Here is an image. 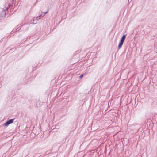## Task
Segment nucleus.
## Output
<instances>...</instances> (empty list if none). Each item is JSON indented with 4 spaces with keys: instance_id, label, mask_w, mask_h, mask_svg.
Instances as JSON below:
<instances>
[{
    "instance_id": "obj_1",
    "label": "nucleus",
    "mask_w": 157,
    "mask_h": 157,
    "mask_svg": "<svg viewBox=\"0 0 157 157\" xmlns=\"http://www.w3.org/2000/svg\"><path fill=\"white\" fill-rule=\"evenodd\" d=\"M14 119H10L6 122V123L4 124V126H6L8 125L9 124L12 123L14 120Z\"/></svg>"
},
{
    "instance_id": "obj_2",
    "label": "nucleus",
    "mask_w": 157,
    "mask_h": 157,
    "mask_svg": "<svg viewBox=\"0 0 157 157\" xmlns=\"http://www.w3.org/2000/svg\"><path fill=\"white\" fill-rule=\"evenodd\" d=\"M125 40H120V42L119 43V44L118 45V49H120L121 48V47L124 41Z\"/></svg>"
},
{
    "instance_id": "obj_3",
    "label": "nucleus",
    "mask_w": 157,
    "mask_h": 157,
    "mask_svg": "<svg viewBox=\"0 0 157 157\" xmlns=\"http://www.w3.org/2000/svg\"><path fill=\"white\" fill-rule=\"evenodd\" d=\"M7 8L6 9H5L3 11H2L0 13V16L1 17H4L5 16L6 14V10H7Z\"/></svg>"
},
{
    "instance_id": "obj_4",
    "label": "nucleus",
    "mask_w": 157,
    "mask_h": 157,
    "mask_svg": "<svg viewBox=\"0 0 157 157\" xmlns=\"http://www.w3.org/2000/svg\"><path fill=\"white\" fill-rule=\"evenodd\" d=\"M126 35H124L123 36L121 37V39H125L126 38Z\"/></svg>"
},
{
    "instance_id": "obj_5",
    "label": "nucleus",
    "mask_w": 157,
    "mask_h": 157,
    "mask_svg": "<svg viewBox=\"0 0 157 157\" xmlns=\"http://www.w3.org/2000/svg\"><path fill=\"white\" fill-rule=\"evenodd\" d=\"M5 38V39L10 38L9 36H6L4 38Z\"/></svg>"
},
{
    "instance_id": "obj_6",
    "label": "nucleus",
    "mask_w": 157,
    "mask_h": 157,
    "mask_svg": "<svg viewBox=\"0 0 157 157\" xmlns=\"http://www.w3.org/2000/svg\"><path fill=\"white\" fill-rule=\"evenodd\" d=\"M13 29V30L11 32H15L16 31H17V29Z\"/></svg>"
},
{
    "instance_id": "obj_7",
    "label": "nucleus",
    "mask_w": 157,
    "mask_h": 157,
    "mask_svg": "<svg viewBox=\"0 0 157 157\" xmlns=\"http://www.w3.org/2000/svg\"><path fill=\"white\" fill-rule=\"evenodd\" d=\"M83 76V75H81L79 77V78L80 79H81V78Z\"/></svg>"
},
{
    "instance_id": "obj_8",
    "label": "nucleus",
    "mask_w": 157,
    "mask_h": 157,
    "mask_svg": "<svg viewBox=\"0 0 157 157\" xmlns=\"http://www.w3.org/2000/svg\"><path fill=\"white\" fill-rule=\"evenodd\" d=\"M13 6V5L12 4H9L8 5V7H12Z\"/></svg>"
},
{
    "instance_id": "obj_9",
    "label": "nucleus",
    "mask_w": 157,
    "mask_h": 157,
    "mask_svg": "<svg viewBox=\"0 0 157 157\" xmlns=\"http://www.w3.org/2000/svg\"><path fill=\"white\" fill-rule=\"evenodd\" d=\"M41 16V15H40V16H38V17H36V18L37 19H36V20H38L39 19V18L38 19V18L39 17H40V16Z\"/></svg>"
},
{
    "instance_id": "obj_10",
    "label": "nucleus",
    "mask_w": 157,
    "mask_h": 157,
    "mask_svg": "<svg viewBox=\"0 0 157 157\" xmlns=\"http://www.w3.org/2000/svg\"><path fill=\"white\" fill-rule=\"evenodd\" d=\"M48 11H46V12H45L44 14H43V16L45 15V14H46L47 13H48Z\"/></svg>"
},
{
    "instance_id": "obj_11",
    "label": "nucleus",
    "mask_w": 157,
    "mask_h": 157,
    "mask_svg": "<svg viewBox=\"0 0 157 157\" xmlns=\"http://www.w3.org/2000/svg\"><path fill=\"white\" fill-rule=\"evenodd\" d=\"M17 29H17V31H19L21 29V28H20V27H19L18 28H17Z\"/></svg>"
},
{
    "instance_id": "obj_12",
    "label": "nucleus",
    "mask_w": 157,
    "mask_h": 157,
    "mask_svg": "<svg viewBox=\"0 0 157 157\" xmlns=\"http://www.w3.org/2000/svg\"><path fill=\"white\" fill-rule=\"evenodd\" d=\"M36 23V22H32V23L33 24H35Z\"/></svg>"
},
{
    "instance_id": "obj_13",
    "label": "nucleus",
    "mask_w": 157,
    "mask_h": 157,
    "mask_svg": "<svg viewBox=\"0 0 157 157\" xmlns=\"http://www.w3.org/2000/svg\"><path fill=\"white\" fill-rule=\"evenodd\" d=\"M35 19H33V21H35Z\"/></svg>"
}]
</instances>
